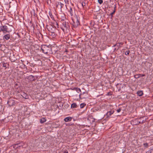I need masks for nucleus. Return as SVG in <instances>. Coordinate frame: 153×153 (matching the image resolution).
I'll return each mask as SVG.
<instances>
[{"instance_id":"f257e3e1","label":"nucleus","mask_w":153,"mask_h":153,"mask_svg":"<svg viewBox=\"0 0 153 153\" xmlns=\"http://www.w3.org/2000/svg\"><path fill=\"white\" fill-rule=\"evenodd\" d=\"M62 24L61 25V28L64 32H65L67 30H69L70 28L69 24L68 22L64 20V19H62Z\"/></svg>"},{"instance_id":"f03ea898","label":"nucleus","mask_w":153,"mask_h":153,"mask_svg":"<svg viewBox=\"0 0 153 153\" xmlns=\"http://www.w3.org/2000/svg\"><path fill=\"white\" fill-rule=\"evenodd\" d=\"M79 19L77 16H76L75 18L72 19L73 22L72 25L74 27H76L80 25Z\"/></svg>"},{"instance_id":"7ed1b4c3","label":"nucleus","mask_w":153,"mask_h":153,"mask_svg":"<svg viewBox=\"0 0 153 153\" xmlns=\"http://www.w3.org/2000/svg\"><path fill=\"white\" fill-rule=\"evenodd\" d=\"M2 31L4 33H9L11 31V30L8 27L4 25L0 27V32Z\"/></svg>"},{"instance_id":"20e7f679","label":"nucleus","mask_w":153,"mask_h":153,"mask_svg":"<svg viewBox=\"0 0 153 153\" xmlns=\"http://www.w3.org/2000/svg\"><path fill=\"white\" fill-rule=\"evenodd\" d=\"M50 48L45 45H41V49L43 53L45 54H47L51 50Z\"/></svg>"},{"instance_id":"39448f33","label":"nucleus","mask_w":153,"mask_h":153,"mask_svg":"<svg viewBox=\"0 0 153 153\" xmlns=\"http://www.w3.org/2000/svg\"><path fill=\"white\" fill-rule=\"evenodd\" d=\"M143 119V117H140L138 119H135L134 121H133V122L134 123V125H138L139 124H143L145 122V120H143L142 121H140V120Z\"/></svg>"},{"instance_id":"423d86ee","label":"nucleus","mask_w":153,"mask_h":153,"mask_svg":"<svg viewBox=\"0 0 153 153\" xmlns=\"http://www.w3.org/2000/svg\"><path fill=\"white\" fill-rule=\"evenodd\" d=\"M47 28L49 32V33H52L53 32H56V29L55 27H53L52 25H47Z\"/></svg>"},{"instance_id":"0eeeda50","label":"nucleus","mask_w":153,"mask_h":153,"mask_svg":"<svg viewBox=\"0 0 153 153\" xmlns=\"http://www.w3.org/2000/svg\"><path fill=\"white\" fill-rule=\"evenodd\" d=\"M14 88L15 89L16 91L19 93L22 91V87L20 84H18L17 83H16L14 86Z\"/></svg>"},{"instance_id":"6e6552de","label":"nucleus","mask_w":153,"mask_h":153,"mask_svg":"<svg viewBox=\"0 0 153 153\" xmlns=\"http://www.w3.org/2000/svg\"><path fill=\"white\" fill-rule=\"evenodd\" d=\"M56 7V8L60 9V10L62 11V8L64 6V4L60 2H56L55 3Z\"/></svg>"},{"instance_id":"1a4fd4ad","label":"nucleus","mask_w":153,"mask_h":153,"mask_svg":"<svg viewBox=\"0 0 153 153\" xmlns=\"http://www.w3.org/2000/svg\"><path fill=\"white\" fill-rule=\"evenodd\" d=\"M7 103L10 106H11L14 105L15 102L14 100H12L11 98H10L8 101Z\"/></svg>"},{"instance_id":"9d476101","label":"nucleus","mask_w":153,"mask_h":153,"mask_svg":"<svg viewBox=\"0 0 153 153\" xmlns=\"http://www.w3.org/2000/svg\"><path fill=\"white\" fill-rule=\"evenodd\" d=\"M114 112V110H111L108 112L106 114L107 117H109Z\"/></svg>"},{"instance_id":"9b49d317","label":"nucleus","mask_w":153,"mask_h":153,"mask_svg":"<svg viewBox=\"0 0 153 153\" xmlns=\"http://www.w3.org/2000/svg\"><path fill=\"white\" fill-rule=\"evenodd\" d=\"M21 95L24 98L27 99L28 98V96L27 94L24 92H22L21 93Z\"/></svg>"},{"instance_id":"f8f14e48","label":"nucleus","mask_w":153,"mask_h":153,"mask_svg":"<svg viewBox=\"0 0 153 153\" xmlns=\"http://www.w3.org/2000/svg\"><path fill=\"white\" fill-rule=\"evenodd\" d=\"M10 38V34H7L5 35L3 37V39H6V40H8Z\"/></svg>"},{"instance_id":"ddd939ff","label":"nucleus","mask_w":153,"mask_h":153,"mask_svg":"<svg viewBox=\"0 0 153 153\" xmlns=\"http://www.w3.org/2000/svg\"><path fill=\"white\" fill-rule=\"evenodd\" d=\"M145 76V74H136L134 76V77L135 78L137 79L138 78L140 77H143L144 76Z\"/></svg>"},{"instance_id":"4468645a","label":"nucleus","mask_w":153,"mask_h":153,"mask_svg":"<svg viewBox=\"0 0 153 153\" xmlns=\"http://www.w3.org/2000/svg\"><path fill=\"white\" fill-rule=\"evenodd\" d=\"M72 120V118L70 117H68L65 118L64 120L65 122H68L71 121Z\"/></svg>"},{"instance_id":"2eb2a0df","label":"nucleus","mask_w":153,"mask_h":153,"mask_svg":"<svg viewBox=\"0 0 153 153\" xmlns=\"http://www.w3.org/2000/svg\"><path fill=\"white\" fill-rule=\"evenodd\" d=\"M56 32H53L52 33H49V34L50 36H51L53 38H54L56 36Z\"/></svg>"},{"instance_id":"dca6fc26","label":"nucleus","mask_w":153,"mask_h":153,"mask_svg":"<svg viewBox=\"0 0 153 153\" xmlns=\"http://www.w3.org/2000/svg\"><path fill=\"white\" fill-rule=\"evenodd\" d=\"M137 94L139 96H141L143 94V93L142 91H139L137 92Z\"/></svg>"},{"instance_id":"f3484780","label":"nucleus","mask_w":153,"mask_h":153,"mask_svg":"<svg viewBox=\"0 0 153 153\" xmlns=\"http://www.w3.org/2000/svg\"><path fill=\"white\" fill-rule=\"evenodd\" d=\"M46 119L45 118H42L40 120V122L41 123H43L46 122Z\"/></svg>"},{"instance_id":"a211bd4d","label":"nucleus","mask_w":153,"mask_h":153,"mask_svg":"<svg viewBox=\"0 0 153 153\" xmlns=\"http://www.w3.org/2000/svg\"><path fill=\"white\" fill-rule=\"evenodd\" d=\"M68 12L70 13V14L71 16H73V11L72 8L71 7H70V9L68 10Z\"/></svg>"},{"instance_id":"6ab92c4d","label":"nucleus","mask_w":153,"mask_h":153,"mask_svg":"<svg viewBox=\"0 0 153 153\" xmlns=\"http://www.w3.org/2000/svg\"><path fill=\"white\" fill-rule=\"evenodd\" d=\"M71 107L73 108H76L77 107V105L76 103H73L71 105Z\"/></svg>"},{"instance_id":"aec40b11","label":"nucleus","mask_w":153,"mask_h":153,"mask_svg":"<svg viewBox=\"0 0 153 153\" xmlns=\"http://www.w3.org/2000/svg\"><path fill=\"white\" fill-rule=\"evenodd\" d=\"M123 44V43L120 42L119 43H118L117 44V46L118 47V49L119 48H120L121 47V45H122Z\"/></svg>"},{"instance_id":"412c9836","label":"nucleus","mask_w":153,"mask_h":153,"mask_svg":"<svg viewBox=\"0 0 153 153\" xmlns=\"http://www.w3.org/2000/svg\"><path fill=\"white\" fill-rule=\"evenodd\" d=\"M7 65L8 66L9 65V64H7L6 63H2L3 67L4 68H5V69H6L7 68Z\"/></svg>"},{"instance_id":"4be33fe9","label":"nucleus","mask_w":153,"mask_h":153,"mask_svg":"<svg viewBox=\"0 0 153 153\" xmlns=\"http://www.w3.org/2000/svg\"><path fill=\"white\" fill-rule=\"evenodd\" d=\"M28 78L29 79H30L31 80H34V76L32 75H30L28 77Z\"/></svg>"},{"instance_id":"5701e85b","label":"nucleus","mask_w":153,"mask_h":153,"mask_svg":"<svg viewBox=\"0 0 153 153\" xmlns=\"http://www.w3.org/2000/svg\"><path fill=\"white\" fill-rule=\"evenodd\" d=\"M85 105L86 104L85 103H82L80 105V108H83Z\"/></svg>"},{"instance_id":"b1692460","label":"nucleus","mask_w":153,"mask_h":153,"mask_svg":"<svg viewBox=\"0 0 153 153\" xmlns=\"http://www.w3.org/2000/svg\"><path fill=\"white\" fill-rule=\"evenodd\" d=\"M116 4L115 5V6L114 7V10L113 12H112V13H111L110 14V15L111 16H112L113 15L114 13L115 12L116 10Z\"/></svg>"},{"instance_id":"393cba45","label":"nucleus","mask_w":153,"mask_h":153,"mask_svg":"<svg viewBox=\"0 0 153 153\" xmlns=\"http://www.w3.org/2000/svg\"><path fill=\"white\" fill-rule=\"evenodd\" d=\"M143 145L144 148H147L149 147L148 144L147 143H144Z\"/></svg>"},{"instance_id":"a878e982","label":"nucleus","mask_w":153,"mask_h":153,"mask_svg":"<svg viewBox=\"0 0 153 153\" xmlns=\"http://www.w3.org/2000/svg\"><path fill=\"white\" fill-rule=\"evenodd\" d=\"M31 15H33L34 16H37V15L35 13V11L34 10H33V11L32 12H31Z\"/></svg>"},{"instance_id":"bb28decb","label":"nucleus","mask_w":153,"mask_h":153,"mask_svg":"<svg viewBox=\"0 0 153 153\" xmlns=\"http://www.w3.org/2000/svg\"><path fill=\"white\" fill-rule=\"evenodd\" d=\"M75 89H76V91L79 93L80 92H81V90L79 88H76Z\"/></svg>"},{"instance_id":"cd10ccee","label":"nucleus","mask_w":153,"mask_h":153,"mask_svg":"<svg viewBox=\"0 0 153 153\" xmlns=\"http://www.w3.org/2000/svg\"><path fill=\"white\" fill-rule=\"evenodd\" d=\"M152 149H150L149 150L147 151L146 153H151L152 151Z\"/></svg>"},{"instance_id":"c85d7f7f","label":"nucleus","mask_w":153,"mask_h":153,"mask_svg":"<svg viewBox=\"0 0 153 153\" xmlns=\"http://www.w3.org/2000/svg\"><path fill=\"white\" fill-rule=\"evenodd\" d=\"M98 2L100 4H101L103 2V0H98Z\"/></svg>"},{"instance_id":"c756f323","label":"nucleus","mask_w":153,"mask_h":153,"mask_svg":"<svg viewBox=\"0 0 153 153\" xmlns=\"http://www.w3.org/2000/svg\"><path fill=\"white\" fill-rule=\"evenodd\" d=\"M130 53V51H127L125 53V54L126 55H128Z\"/></svg>"},{"instance_id":"7c9ffc66","label":"nucleus","mask_w":153,"mask_h":153,"mask_svg":"<svg viewBox=\"0 0 153 153\" xmlns=\"http://www.w3.org/2000/svg\"><path fill=\"white\" fill-rule=\"evenodd\" d=\"M82 5L83 7H84V6H85V2H82Z\"/></svg>"},{"instance_id":"2f4dec72","label":"nucleus","mask_w":153,"mask_h":153,"mask_svg":"<svg viewBox=\"0 0 153 153\" xmlns=\"http://www.w3.org/2000/svg\"><path fill=\"white\" fill-rule=\"evenodd\" d=\"M121 110V109L120 108H119L117 110V112L118 113H119L120 112Z\"/></svg>"},{"instance_id":"473e14b6","label":"nucleus","mask_w":153,"mask_h":153,"mask_svg":"<svg viewBox=\"0 0 153 153\" xmlns=\"http://www.w3.org/2000/svg\"><path fill=\"white\" fill-rule=\"evenodd\" d=\"M64 1L65 3H68V0H64Z\"/></svg>"},{"instance_id":"72a5a7b5","label":"nucleus","mask_w":153,"mask_h":153,"mask_svg":"<svg viewBox=\"0 0 153 153\" xmlns=\"http://www.w3.org/2000/svg\"><path fill=\"white\" fill-rule=\"evenodd\" d=\"M49 15L52 18V16H52V13H50V12H49Z\"/></svg>"},{"instance_id":"f704fd0d","label":"nucleus","mask_w":153,"mask_h":153,"mask_svg":"<svg viewBox=\"0 0 153 153\" xmlns=\"http://www.w3.org/2000/svg\"><path fill=\"white\" fill-rule=\"evenodd\" d=\"M64 153H68V152L67 151H64Z\"/></svg>"},{"instance_id":"c9c22d12","label":"nucleus","mask_w":153,"mask_h":153,"mask_svg":"<svg viewBox=\"0 0 153 153\" xmlns=\"http://www.w3.org/2000/svg\"><path fill=\"white\" fill-rule=\"evenodd\" d=\"M116 46H117V44L115 45H114L113 46V47H115Z\"/></svg>"},{"instance_id":"e433bc0d","label":"nucleus","mask_w":153,"mask_h":153,"mask_svg":"<svg viewBox=\"0 0 153 153\" xmlns=\"http://www.w3.org/2000/svg\"><path fill=\"white\" fill-rule=\"evenodd\" d=\"M95 121V119H93V120L92 121V122H94Z\"/></svg>"},{"instance_id":"4c0bfd02","label":"nucleus","mask_w":153,"mask_h":153,"mask_svg":"<svg viewBox=\"0 0 153 153\" xmlns=\"http://www.w3.org/2000/svg\"><path fill=\"white\" fill-rule=\"evenodd\" d=\"M143 120V119H142L141 120H140V121H142Z\"/></svg>"},{"instance_id":"58836bf2","label":"nucleus","mask_w":153,"mask_h":153,"mask_svg":"<svg viewBox=\"0 0 153 153\" xmlns=\"http://www.w3.org/2000/svg\"><path fill=\"white\" fill-rule=\"evenodd\" d=\"M108 95H109V93H108Z\"/></svg>"},{"instance_id":"ea45409f","label":"nucleus","mask_w":153,"mask_h":153,"mask_svg":"<svg viewBox=\"0 0 153 153\" xmlns=\"http://www.w3.org/2000/svg\"><path fill=\"white\" fill-rule=\"evenodd\" d=\"M56 24L57 25H58V23H56Z\"/></svg>"},{"instance_id":"a19ab883","label":"nucleus","mask_w":153,"mask_h":153,"mask_svg":"<svg viewBox=\"0 0 153 153\" xmlns=\"http://www.w3.org/2000/svg\"><path fill=\"white\" fill-rule=\"evenodd\" d=\"M34 1H35V0H34Z\"/></svg>"}]
</instances>
